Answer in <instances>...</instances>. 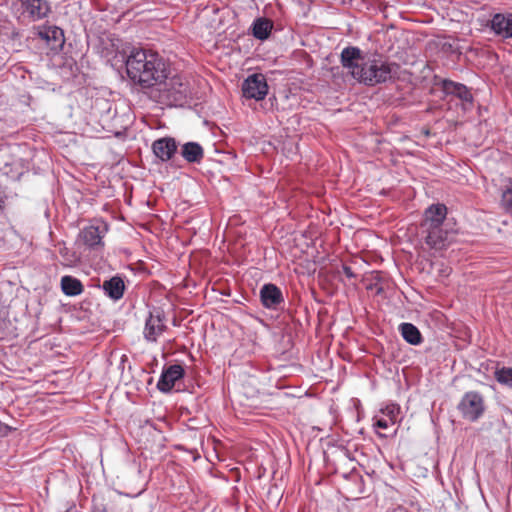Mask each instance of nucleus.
<instances>
[{"mask_svg":"<svg viewBox=\"0 0 512 512\" xmlns=\"http://www.w3.org/2000/svg\"><path fill=\"white\" fill-rule=\"evenodd\" d=\"M129 78L142 89L151 92L161 80L167 78L169 66L157 53L147 49H134L126 60Z\"/></svg>","mask_w":512,"mask_h":512,"instance_id":"nucleus-1","label":"nucleus"},{"mask_svg":"<svg viewBox=\"0 0 512 512\" xmlns=\"http://www.w3.org/2000/svg\"><path fill=\"white\" fill-rule=\"evenodd\" d=\"M341 64L354 79L370 86L386 82L392 74L390 64L363 56L357 47H347L342 50Z\"/></svg>","mask_w":512,"mask_h":512,"instance_id":"nucleus-2","label":"nucleus"},{"mask_svg":"<svg viewBox=\"0 0 512 512\" xmlns=\"http://www.w3.org/2000/svg\"><path fill=\"white\" fill-rule=\"evenodd\" d=\"M446 216L447 207L440 203L432 204L424 211L420 224L421 236L432 249H444L453 239V232L445 224Z\"/></svg>","mask_w":512,"mask_h":512,"instance_id":"nucleus-3","label":"nucleus"},{"mask_svg":"<svg viewBox=\"0 0 512 512\" xmlns=\"http://www.w3.org/2000/svg\"><path fill=\"white\" fill-rule=\"evenodd\" d=\"M189 83L181 76L175 75L161 80V85H157L154 90L147 92L148 97L156 103L177 106L183 105L190 97Z\"/></svg>","mask_w":512,"mask_h":512,"instance_id":"nucleus-4","label":"nucleus"},{"mask_svg":"<svg viewBox=\"0 0 512 512\" xmlns=\"http://www.w3.org/2000/svg\"><path fill=\"white\" fill-rule=\"evenodd\" d=\"M457 409L463 419L476 422L484 415L486 410L484 396L477 391H468L462 396Z\"/></svg>","mask_w":512,"mask_h":512,"instance_id":"nucleus-5","label":"nucleus"},{"mask_svg":"<svg viewBox=\"0 0 512 512\" xmlns=\"http://www.w3.org/2000/svg\"><path fill=\"white\" fill-rule=\"evenodd\" d=\"M242 94L247 99L263 100L268 94L265 76L261 73L249 75L242 83Z\"/></svg>","mask_w":512,"mask_h":512,"instance_id":"nucleus-6","label":"nucleus"},{"mask_svg":"<svg viewBox=\"0 0 512 512\" xmlns=\"http://www.w3.org/2000/svg\"><path fill=\"white\" fill-rule=\"evenodd\" d=\"M184 376V369L179 364L170 365L164 369L157 383V388L162 392H170L175 382Z\"/></svg>","mask_w":512,"mask_h":512,"instance_id":"nucleus-7","label":"nucleus"},{"mask_svg":"<svg viewBox=\"0 0 512 512\" xmlns=\"http://www.w3.org/2000/svg\"><path fill=\"white\" fill-rule=\"evenodd\" d=\"M491 30L503 39L512 38V13H497L490 20Z\"/></svg>","mask_w":512,"mask_h":512,"instance_id":"nucleus-8","label":"nucleus"},{"mask_svg":"<svg viewBox=\"0 0 512 512\" xmlns=\"http://www.w3.org/2000/svg\"><path fill=\"white\" fill-rule=\"evenodd\" d=\"M165 329L166 325L161 314L159 312L156 314L150 313L145 323L144 337L148 341L155 342Z\"/></svg>","mask_w":512,"mask_h":512,"instance_id":"nucleus-9","label":"nucleus"},{"mask_svg":"<svg viewBox=\"0 0 512 512\" xmlns=\"http://www.w3.org/2000/svg\"><path fill=\"white\" fill-rule=\"evenodd\" d=\"M105 232L106 227L101 229L98 226L90 225L81 230L79 237L86 246L96 249L104 245L102 238Z\"/></svg>","mask_w":512,"mask_h":512,"instance_id":"nucleus-10","label":"nucleus"},{"mask_svg":"<svg viewBox=\"0 0 512 512\" xmlns=\"http://www.w3.org/2000/svg\"><path fill=\"white\" fill-rule=\"evenodd\" d=\"M153 152L161 161H168L176 153L177 145L173 138H160L152 145Z\"/></svg>","mask_w":512,"mask_h":512,"instance_id":"nucleus-11","label":"nucleus"},{"mask_svg":"<svg viewBox=\"0 0 512 512\" xmlns=\"http://www.w3.org/2000/svg\"><path fill=\"white\" fill-rule=\"evenodd\" d=\"M262 304L266 308H276L283 302L281 290L274 284H265L260 291Z\"/></svg>","mask_w":512,"mask_h":512,"instance_id":"nucleus-12","label":"nucleus"},{"mask_svg":"<svg viewBox=\"0 0 512 512\" xmlns=\"http://www.w3.org/2000/svg\"><path fill=\"white\" fill-rule=\"evenodd\" d=\"M22 7L32 20H39L47 16L50 8L42 0H22Z\"/></svg>","mask_w":512,"mask_h":512,"instance_id":"nucleus-13","label":"nucleus"},{"mask_svg":"<svg viewBox=\"0 0 512 512\" xmlns=\"http://www.w3.org/2000/svg\"><path fill=\"white\" fill-rule=\"evenodd\" d=\"M381 413L385 416V418L376 419L374 426L379 429H387L397 422L398 416L400 414V406L393 403L388 404L383 409H381Z\"/></svg>","mask_w":512,"mask_h":512,"instance_id":"nucleus-14","label":"nucleus"},{"mask_svg":"<svg viewBox=\"0 0 512 512\" xmlns=\"http://www.w3.org/2000/svg\"><path fill=\"white\" fill-rule=\"evenodd\" d=\"M102 288L107 296L113 300H119L123 297L125 284L120 276H114L103 282Z\"/></svg>","mask_w":512,"mask_h":512,"instance_id":"nucleus-15","label":"nucleus"},{"mask_svg":"<svg viewBox=\"0 0 512 512\" xmlns=\"http://www.w3.org/2000/svg\"><path fill=\"white\" fill-rule=\"evenodd\" d=\"M442 88L446 94L455 95L464 102L471 103L473 101L472 94L463 84L456 83L451 80H444L442 83Z\"/></svg>","mask_w":512,"mask_h":512,"instance_id":"nucleus-16","label":"nucleus"},{"mask_svg":"<svg viewBox=\"0 0 512 512\" xmlns=\"http://www.w3.org/2000/svg\"><path fill=\"white\" fill-rule=\"evenodd\" d=\"M60 284L62 292L67 296H77L84 291L81 281L70 275L63 276Z\"/></svg>","mask_w":512,"mask_h":512,"instance_id":"nucleus-17","label":"nucleus"},{"mask_svg":"<svg viewBox=\"0 0 512 512\" xmlns=\"http://www.w3.org/2000/svg\"><path fill=\"white\" fill-rule=\"evenodd\" d=\"M181 154L190 163H199L204 157V151L200 144L188 142L183 145Z\"/></svg>","mask_w":512,"mask_h":512,"instance_id":"nucleus-18","label":"nucleus"},{"mask_svg":"<svg viewBox=\"0 0 512 512\" xmlns=\"http://www.w3.org/2000/svg\"><path fill=\"white\" fill-rule=\"evenodd\" d=\"M399 331L404 340L411 345H419L423 341L419 329L411 323L400 324Z\"/></svg>","mask_w":512,"mask_h":512,"instance_id":"nucleus-19","label":"nucleus"},{"mask_svg":"<svg viewBox=\"0 0 512 512\" xmlns=\"http://www.w3.org/2000/svg\"><path fill=\"white\" fill-rule=\"evenodd\" d=\"M273 24L269 19L258 18L253 23V36L259 40H265L269 37Z\"/></svg>","mask_w":512,"mask_h":512,"instance_id":"nucleus-20","label":"nucleus"},{"mask_svg":"<svg viewBox=\"0 0 512 512\" xmlns=\"http://www.w3.org/2000/svg\"><path fill=\"white\" fill-rule=\"evenodd\" d=\"M40 36L45 39L47 43L53 42L52 49L61 48L64 44L63 31L58 27H49L45 31L40 32Z\"/></svg>","mask_w":512,"mask_h":512,"instance_id":"nucleus-21","label":"nucleus"},{"mask_svg":"<svg viewBox=\"0 0 512 512\" xmlns=\"http://www.w3.org/2000/svg\"><path fill=\"white\" fill-rule=\"evenodd\" d=\"M495 380L506 387L512 389V367H501L494 371Z\"/></svg>","mask_w":512,"mask_h":512,"instance_id":"nucleus-22","label":"nucleus"},{"mask_svg":"<svg viewBox=\"0 0 512 512\" xmlns=\"http://www.w3.org/2000/svg\"><path fill=\"white\" fill-rule=\"evenodd\" d=\"M500 204L507 213H512V186L503 191Z\"/></svg>","mask_w":512,"mask_h":512,"instance_id":"nucleus-23","label":"nucleus"},{"mask_svg":"<svg viewBox=\"0 0 512 512\" xmlns=\"http://www.w3.org/2000/svg\"><path fill=\"white\" fill-rule=\"evenodd\" d=\"M60 254L64 257L66 261V265H71L75 262L74 255H71V257H68V251L66 248L60 250Z\"/></svg>","mask_w":512,"mask_h":512,"instance_id":"nucleus-24","label":"nucleus"},{"mask_svg":"<svg viewBox=\"0 0 512 512\" xmlns=\"http://www.w3.org/2000/svg\"><path fill=\"white\" fill-rule=\"evenodd\" d=\"M342 270L347 278H355L356 277V274L353 272V270L350 266L344 265Z\"/></svg>","mask_w":512,"mask_h":512,"instance_id":"nucleus-25","label":"nucleus"},{"mask_svg":"<svg viewBox=\"0 0 512 512\" xmlns=\"http://www.w3.org/2000/svg\"><path fill=\"white\" fill-rule=\"evenodd\" d=\"M10 432V427L0 422V437L7 436Z\"/></svg>","mask_w":512,"mask_h":512,"instance_id":"nucleus-26","label":"nucleus"},{"mask_svg":"<svg viewBox=\"0 0 512 512\" xmlns=\"http://www.w3.org/2000/svg\"><path fill=\"white\" fill-rule=\"evenodd\" d=\"M4 193L3 191L0 189V207L2 206V204H4Z\"/></svg>","mask_w":512,"mask_h":512,"instance_id":"nucleus-27","label":"nucleus"}]
</instances>
